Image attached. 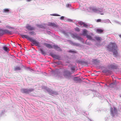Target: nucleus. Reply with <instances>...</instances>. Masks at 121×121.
<instances>
[{
	"label": "nucleus",
	"mask_w": 121,
	"mask_h": 121,
	"mask_svg": "<svg viewBox=\"0 0 121 121\" xmlns=\"http://www.w3.org/2000/svg\"><path fill=\"white\" fill-rule=\"evenodd\" d=\"M107 49L109 51L112 52L113 54L115 56L118 55V49L116 44L113 43H110L107 46Z\"/></svg>",
	"instance_id": "obj_1"
},
{
	"label": "nucleus",
	"mask_w": 121,
	"mask_h": 121,
	"mask_svg": "<svg viewBox=\"0 0 121 121\" xmlns=\"http://www.w3.org/2000/svg\"><path fill=\"white\" fill-rule=\"evenodd\" d=\"M21 35L22 38H26L28 40H29L33 44L35 45L36 46L38 47L40 46V44L39 42L36 41L35 40L30 38L27 35L21 34Z\"/></svg>",
	"instance_id": "obj_2"
},
{
	"label": "nucleus",
	"mask_w": 121,
	"mask_h": 121,
	"mask_svg": "<svg viewBox=\"0 0 121 121\" xmlns=\"http://www.w3.org/2000/svg\"><path fill=\"white\" fill-rule=\"evenodd\" d=\"M34 90V89L33 88L29 89L23 88L21 90V91L23 93L29 94L31 92L33 91Z\"/></svg>",
	"instance_id": "obj_3"
},
{
	"label": "nucleus",
	"mask_w": 121,
	"mask_h": 121,
	"mask_svg": "<svg viewBox=\"0 0 121 121\" xmlns=\"http://www.w3.org/2000/svg\"><path fill=\"white\" fill-rule=\"evenodd\" d=\"M71 73L69 71L67 70H65L63 72L62 75L64 78H68L70 76Z\"/></svg>",
	"instance_id": "obj_4"
},
{
	"label": "nucleus",
	"mask_w": 121,
	"mask_h": 121,
	"mask_svg": "<svg viewBox=\"0 0 121 121\" xmlns=\"http://www.w3.org/2000/svg\"><path fill=\"white\" fill-rule=\"evenodd\" d=\"M71 36L73 38H76L78 39L79 40H81V38L78 36V35L76 33L72 34Z\"/></svg>",
	"instance_id": "obj_5"
},
{
	"label": "nucleus",
	"mask_w": 121,
	"mask_h": 121,
	"mask_svg": "<svg viewBox=\"0 0 121 121\" xmlns=\"http://www.w3.org/2000/svg\"><path fill=\"white\" fill-rule=\"evenodd\" d=\"M26 28L28 29V30H34L35 28L32 27L31 26L28 25L26 27Z\"/></svg>",
	"instance_id": "obj_6"
},
{
	"label": "nucleus",
	"mask_w": 121,
	"mask_h": 121,
	"mask_svg": "<svg viewBox=\"0 0 121 121\" xmlns=\"http://www.w3.org/2000/svg\"><path fill=\"white\" fill-rule=\"evenodd\" d=\"M54 58L58 60H60V57L58 55L52 54L51 55Z\"/></svg>",
	"instance_id": "obj_7"
},
{
	"label": "nucleus",
	"mask_w": 121,
	"mask_h": 121,
	"mask_svg": "<svg viewBox=\"0 0 121 121\" xmlns=\"http://www.w3.org/2000/svg\"><path fill=\"white\" fill-rule=\"evenodd\" d=\"M4 34H11L12 33V31L7 30H4Z\"/></svg>",
	"instance_id": "obj_8"
},
{
	"label": "nucleus",
	"mask_w": 121,
	"mask_h": 121,
	"mask_svg": "<svg viewBox=\"0 0 121 121\" xmlns=\"http://www.w3.org/2000/svg\"><path fill=\"white\" fill-rule=\"evenodd\" d=\"M117 66L115 65L114 64H111L109 66L110 68L113 69H116L117 68Z\"/></svg>",
	"instance_id": "obj_9"
},
{
	"label": "nucleus",
	"mask_w": 121,
	"mask_h": 121,
	"mask_svg": "<svg viewBox=\"0 0 121 121\" xmlns=\"http://www.w3.org/2000/svg\"><path fill=\"white\" fill-rule=\"evenodd\" d=\"M49 25L50 26H52L53 27L57 28L58 27V26L56 24L52 23H49Z\"/></svg>",
	"instance_id": "obj_10"
},
{
	"label": "nucleus",
	"mask_w": 121,
	"mask_h": 121,
	"mask_svg": "<svg viewBox=\"0 0 121 121\" xmlns=\"http://www.w3.org/2000/svg\"><path fill=\"white\" fill-rule=\"evenodd\" d=\"M79 23L80 25L81 26H83L85 27H87V25L83 22H80Z\"/></svg>",
	"instance_id": "obj_11"
},
{
	"label": "nucleus",
	"mask_w": 121,
	"mask_h": 121,
	"mask_svg": "<svg viewBox=\"0 0 121 121\" xmlns=\"http://www.w3.org/2000/svg\"><path fill=\"white\" fill-rule=\"evenodd\" d=\"M3 49L5 51L8 52L9 50V48L6 46H4L3 47Z\"/></svg>",
	"instance_id": "obj_12"
},
{
	"label": "nucleus",
	"mask_w": 121,
	"mask_h": 121,
	"mask_svg": "<svg viewBox=\"0 0 121 121\" xmlns=\"http://www.w3.org/2000/svg\"><path fill=\"white\" fill-rule=\"evenodd\" d=\"M95 38L97 41L99 42H100L101 40H102L101 38L100 37H95Z\"/></svg>",
	"instance_id": "obj_13"
},
{
	"label": "nucleus",
	"mask_w": 121,
	"mask_h": 121,
	"mask_svg": "<svg viewBox=\"0 0 121 121\" xmlns=\"http://www.w3.org/2000/svg\"><path fill=\"white\" fill-rule=\"evenodd\" d=\"M54 47L55 49L57 51H61V50L60 48L58 47L56 45H54Z\"/></svg>",
	"instance_id": "obj_14"
},
{
	"label": "nucleus",
	"mask_w": 121,
	"mask_h": 121,
	"mask_svg": "<svg viewBox=\"0 0 121 121\" xmlns=\"http://www.w3.org/2000/svg\"><path fill=\"white\" fill-rule=\"evenodd\" d=\"M87 31V30L86 29H84L83 30L82 34L84 36H86V35H87L86 34Z\"/></svg>",
	"instance_id": "obj_15"
},
{
	"label": "nucleus",
	"mask_w": 121,
	"mask_h": 121,
	"mask_svg": "<svg viewBox=\"0 0 121 121\" xmlns=\"http://www.w3.org/2000/svg\"><path fill=\"white\" fill-rule=\"evenodd\" d=\"M9 10L7 9H5L3 10V13H7L9 12Z\"/></svg>",
	"instance_id": "obj_16"
},
{
	"label": "nucleus",
	"mask_w": 121,
	"mask_h": 121,
	"mask_svg": "<svg viewBox=\"0 0 121 121\" xmlns=\"http://www.w3.org/2000/svg\"><path fill=\"white\" fill-rule=\"evenodd\" d=\"M96 31L99 33H102L103 32V30L101 29H97L96 30Z\"/></svg>",
	"instance_id": "obj_17"
},
{
	"label": "nucleus",
	"mask_w": 121,
	"mask_h": 121,
	"mask_svg": "<svg viewBox=\"0 0 121 121\" xmlns=\"http://www.w3.org/2000/svg\"><path fill=\"white\" fill-rule=\"evenodd\" d=\"M45 46L46 47H47L49 48H52V47L51 45L49 44H45Z\"/></svg>",
	"instance_id": "obj_18"
},
{
	"label": "nucleus",
	"mask_w": 121,
	"mask_h": 121,
	"mask_svg": "<svg viewBox=\"0 0 121 121\" xmlns=\"http://www.w3.org/2000/svg\"><path fill=\"white\" fill-rule=\"evenodd\" d=\"M41 53L43 54H45V52L44 51L42 48H40L39 50Z\"/></svg>",
	"instance_id": "obj_19"
},
{
	"label": "nucleus",
	"mask_w": 121,
	"mask_h": 121,
	"mask_svg": "<svg viewBox=\"0 0 121 121\" xmlns=\"http://www.w3.org/2000/svg\"><path fill=\"white\" fill-rule=\"evenodd\" d=\"M74 80L78 82L80 80V79L79 78L77 77H74Z\"/></svg>",
	"instance_id": "obj_20"
},
{
	"label": "nucleus",
	"mask_w": 121,
	"mask_h": 121,
	"mask_svg": "<svg viewBox=\"0 0 121 121\" xmlns=\"http://www.w3.org/2000/svg\"><path fill=\"white\" fill-rule=\"evenodd\" d=\"M86 37L89 39L90 40H92V38L91 36L89 35H86Z\"/></svg>",
	"instance_id": "obj_21"
},
{
	"label": "nucleus",
	"mask_w": 121,
	"mask_h": 121,
	"mask_svg": "<svg viewBox=\"0 0 121 121\" xmlns=\"http://www.w3.org/2000/svg\"><path fill=\"white\" fill-rule=\"evenodd\" d=\"M71 44L75 46H78L80 45V44H79L74 43L73 42H71Z\"/></svg>",
	"instance_id": "obj_22"
},
{
	"label": "nucleus",
	"mask_w": 121,
	"mask_h": 121,
	"mask_svg": "<svg viewBox=\"0 0 121 121\" xmlns=\"http://www.w3.org/2000/svg\"><path fill=\"white\" fill-rule=\"evenodd\" d=\"M4 34V30H0V35H2Z\"/></svg>",
	"instance_id": "obj_23"
},
{
	"label": "nucleus",
	"mask_w": 121,
	"mask_h": 121,
	"mask_svg": "<svg viewBox=\"0 0 121 121\" xmlns=\"http://www.w3.org/2000/svg\"><path fill=\"white\" fill-rule=\"evenodd\" d=\"M14 70L16 71L17 70H21V68L19 67H17L15 68Z\"/></svg>",
	"instance_id": "obj_24"
},
{
	"label": "nucleus",
	"mask_w": 121,
	"mask_h": 121,
	"mask_svg": "<svg viewBox=\"0 0 121 121\" xmlns=\"http://www.w3.org/2000/svg\"><path fill=\"white\" fill-rule=\"evenodd\" d=\"M92 10L94 12H96L98 10V9H97V8L94 7L92 9Z\"/></svg>",
	"instance_id": "obj_25"
},
{
	"label": "nucleus",
	"mask_w": 121,
	"mask_h": 121,
	"mask_svg": "<svg viewBox=\"0 0 121 121\" xmlns=\"http://www.w3.org/2000/svg\"><path fill=\"white\" fill-rule=\"evenodd\" d=\"M29 33L31 35H35V33L34 31L30 32H29Z\"/></svg>",
	"instance_id": "obj_26"
},
{
	"label": "nucleus",
	"mask_w": 121,
	"mask_h": 121,
	"mask_svg": "<svg viewBox=\"0 0 121 121\" xmlns=\"http://www.w3.org/2000/svg\"><path fill=\"white\" fill-rule=\"evenodd\" d=\"M36 26L42 28H44V27L42 25L37 24Z\"/></svg>",
	"instance_id": "obj_27"
},
{
	"label": "nucleus",
	"mask_w": 121,
	"mask_h": 121,
	"mask_svg": "<svg viewBox=\"0 0 121 121\" xmlns=\"http://www.w3.org/2000/svg\"><path fill=\"white\" fill-rule=\"evenodd\" d=\"M75 30L76 31H77L78 32H79L80 31L79 29L78 28H75Z\"/></svg>",
	"instance_id": "obj_28"
},
{
	"label": "nucleus",
	"mask_w": 121,
	"mask_h": 121,
	"mask_svg": "<svg viewBox=\"0 0 121 121\" xmlns=\"http://www.w3.org/2000/svg\"><path fill=\"white\" fill-rule=\"evenodd\" d=\"M64 16H62L60 17V19L61 20H64Z\"/></svg>",
	"instance_id": "obj_29"
},
{
	"label": "nucleus",
	"mask_w": 121,
	"mask_h": 121,
	"mask_svg": "<svg viewBox=\"0 0 121 121\" xmlns=\"http://www.w3.org/2000/svg\"><path fill=\"white\" fill-rule=\"evenodd\" d=\"M52 15L53 16H59L60 15L57 14H54L53 15Z\"/></svg>",
	"instance_id": "obj_30"
},
{
	"label": "nucleus",
	"mask_w": 121,
	"mask_h": 121,
	"mask_svg": "<svg viewBox=\"0 0 121 121\" xmlns=\"http://www.w3.org/2000/svg\"><path fill=\"white\" fill-rule=\"evenodd\" d=\"M107 71L105 70H104L102 71V72L104 73H106L107 72Z\"/></svg>",
	"instance_id": "obj_31"
},
{
	"label": "nucleus",
	"mask_w": 121,
	"mask_h": 121,
	"mask_svg": "<svg viewBox=\"0 0 121 121\" xmlns=\"http://www.w3.org/2000/svg\"><path fill=\"white\" fill-rule=\"evenodd\" d=\"M101 20L100 19H99L97 20V22H100Z\"/></svg>",
	"instance_id": "obj_32"
},
{
	"label": "nucleus",
	"mask_w": 121,
	"mask_h": 121,
	"mask_svg": "<svg viewBox=\"0 0 121 121\" xmlns=\"http://www.w3.org/2000/svg\"><path fill=\"white\" fill-rule=\"evenodd\" d=\"M68 21L69 22H72V20L71 19H69L68 20Z\"/></svg>",
	"instance_id": "obj_33"
},
{
	"label": "nucleus",
	"mask_w": 121,
	"mask_h": 121,
	"mask_svg": "<svg viewBox=\"0 0 121 121\" xmlns=\"http://www.w3.org/2000/svg\"><path fill=\"white\" fill-rule=\"evenodd\" d=\"M8 28L9 29H11L12 28L11 26H9L8 27Z\"/></svg>",
	"instance_id": "obj_34"
},
{
	"label": "nucleus",
	"mask_w": 121,
	"mask_h": 121,
	"mask_svg": "<svg viewBox=\"0 0 121 121\" xmlns=\"http://www.w3.org/2000/svg\"><path fill=\"white\" fill-rule=\"evenodd\" d=\"M31 0H27V1L29 2Z\"/></svg>",
	"instance_id": "obj_35"
},
{
	"label": "nucleus",
	"mask_w": 121,
	"mask_h": 121,
	"mask_svg": "<svg viewBox=\"0 0 121 121\" xmlns=\"http://www.w3.org/2000/svg\"><path fill=\"white\" fill-rule=\"evenodd\" d=\"M119 36L121 38V35H119Z\"/></svg>",
	"instance_id": "obj_36"
},
{
	"label": "nucleus",
	"mask_w": 121,
	"mask_h": 121,
	"mask_svg": "<svg viewBox=\"0 0 121 121\" xmlns=\"http://www.w3.org/2000/svg\"><path fill=\"white\" fill-rule=\"evenodd\" d=\"M69 52H72V51H69Z\"/></svg>",
	"instance_id": "obj_37"
},
{
	"label": "nucleus",
	"mask_w": 121,
	"mask_h": 121,
	"mask_svg": "<svg viewBox=\"0 0 121 121\" xmlns=\"http://www.w3.org/2000/svg\"><path fill=\"white\" fill-rule=\"evenodd\" d=\"M18 45L20 46H21V45L20 44H18Z\"/></svg>",
	"instance_id": "obj_38"
},
{
	"label": "nucleus",
	"mask_w": 121,
	"mask_h": 121,
	"mask_svg": "<svg viewBox=\"0 0 121 121\" xmlns=\"http://www.w3.org/2000/svg\"><path fill=\"white\" fill-rule=\"evenodd\" d=\"M93 74H94V73H92V75Z\"/></svg>",
	"instance_id": "obj_39"
}]
</instances>
